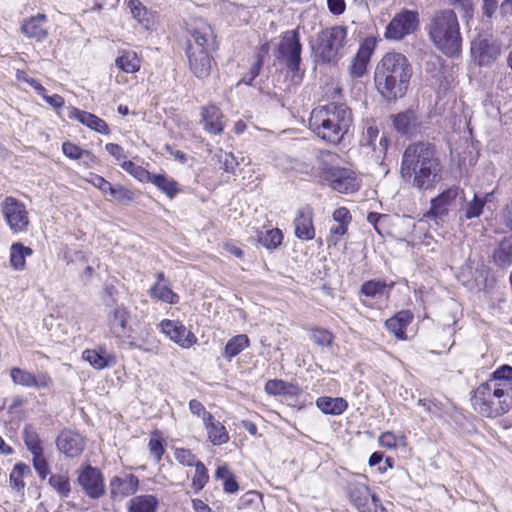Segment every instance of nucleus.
I'll use <instances>...</instances> for the list:
<instances>
[{
  "label": "nucleus",
  "mask_w": 512,
  "mask_h": 512,
  "mask_svg": "<svg viewBox=\"0 0 512 512\" xmlns=\"http://www.w3.org/2000/svg\"><path fill=\"white\" fill-rule=\"evenodd\" d=\"M441 164L434 147L425 142L410 144L402 156L400 174L418 189L432 188L439 180Z\"/></svg>",
  "instance_id": "f257e3e1"
},
{
  "label": "nucleus",
  "mask_w": 512,
  "mask_h": 512,
  "mask_svg": "<svg viewBox=\"0 0 512 512\" xmlns=\"http://www.w3.org/2000/svg\"><path fill=\"white\" fill-rule=\"evenodd\" d=\"M412 74V66L405 55L388 52L375 68V87L383 98L395 101L406 94Z\"/></svg>",
  "instance_id": "f03ea898"
},
{
  "label": "nucleus",
  "mask_w": 512,
  "mask_h": 512,
  "mask_svg": "<svg viewBox=\"0 0 512 512\" xmlns=\"http://www.w3.org/2000/svg\"><path fill=\"white\" fill-rule=\"evenodd\" d=\"M353 121L351 109L343 103H329L312 110L309 128L322 140L338 144Z\"/></svg>",
  "instance_id": "7ed1b4c3"
},
{
  "label": "nucleus",
  "mask_w": 512,
  "mask_h": 512,
  "mask_svg": "<svg viewBox=\"0 0 512 512\" xmlns=\"http://www.w3.org/2000/svg\"><path fill=\"white\" fill-rule=\"evenodd\" d=\"M427 32L435 47L449 57L462 50V36L456 13L451 9L436 12L427 25Z\"/></svg>",
  "instance_id": "20e7f679"
},
{
  "label": "nucleus",
  "mask_w": 512,
  "mask_h": 512,
  "mask_svg": "<svg viewBox=\"0 0 512 512\" xmlns=\"http://www.w3.org/2000/svg\"><path fill=\"white\" fill-rule=\"evenodd\" d=\"M471 401L474 410L480 415L498 417L512 408V390L487 380L474 390Z\"/></svg>",
  "instance_id": "39448f33"
},
{
  "label": "nucleus",
  "mask_w": 512,
  "mask_h": 512,
  "mask_svg": "<svg viewBox=\"0 0 512 512\" xmlns=\"http://www.w3.org/2000/svg\"><path fill=\"white\" fill-rule=\"evenodd\" d=\"M347 30L334 26L323 30L318 36L316 52L322 62L336 63L344 54Z\"/></svg>",
  "instance_id": "423d86ee"
},
{
  "label": "nucleus",
  "mask_w": 512,
  "mask_h": 512,
  "mask_svg": "<svg viewBox=\"0 0 512 512\" xmlns=\"http://www.w3.org/2000/svg\"><path fill=\"white\" fill-rule=\"evenodd\" d=\"M302 45L298 30H289L284 32L281 37L277 49L275 51V58L283 63L290 71L296 72L299 70L301 62Z\"/></svg>",
  "instance_id": "0eeeda50"
},
{
  "label": "nucleus",
  "mask_w": 512,
  "mask_h": 512,
  "mask_svg": "<svg viewBox=\"0 0 512 512\" xmlns=\"http://www.w3.org/2000/svg\"><path fill=\"white\" fill-rule=\"evenodd\" d=\"M0 210L12 232L24 233L28 230L30 219L24 203L12 196H7L1 202Z\"/></svg>",
  "instance_id": "6e6552de"
},
{
  "label": "nucleus",
  "mask_w": 512,
  "mask_h": 512,
  "mask_svg": "<svg viewBox=\"0 0 512 512\" xmlns=\"http://www.w3.org/2000/svg\"><path fill=\"white\" fill-rule=\"evenodd\" d=\"M419 26L418 13L411 10H402L397 13L386 26L385 38L399 41L407 35L414 33Z\"/></svg>",
  "instance_id": "1a4fd4ad"
},
{
  "label": "nucleus",
  "mask_w": 512,
  "mask_h": 512,
  "mask_svg": "<svg viewBox=\"0 0 512 512\" xmlns=\"http://www.w3.org/2000/svg\"><path fill=\"white\" fill-rule=\"evenodd\" d=\"M77 482L84 493L92 499H99L105 494V484L101 471L91 465L77 470Z\"/></svg>",
  "instance_id": "9d476101"
},
{
  "label": "nucleus",
  "mask_w": 512,
  "mask_h": 512,
  "mask_svg": "<svg viewBox=\"0 0 512 512\" xmlns=\"http://www.w3.org/2000/svg\"><path fill=\"white\" fill-rule=\"evenodd\" d=\"M190 39L187 48L199 46L201 50H214L216 47L215 35L212 27L202 19H196L189 29Z\"/></svg>",
  "instance_id": "9b49d317"
},
{
  "label": "nucleus",
  "mask_w": 512,
  "mask_h": 512,
  "mask_svg": "<svg viewBox=\"0 0 512 512\" xmlns=\"http://www.w3.org/2000/svg\"><path fill=\"white\" fill-rule=\"evenodd\" d=\"M325 178L340 193L354 192L359 186L355 173L345 168L331 167L325 171Z\"/></svg>",
  "instance_id": "f8f14e48"
},
{
  "label": "nucleus",
  "mask_w": 512,
  "mask_h": 512,
  "mask_svg": "<svg viewBox=\"0 0 512 512\" xmlns=\"http://www.w3.org/2000/svg\"><path fill=\"white\" fill-rule=\"evenodd\" d=\"M365 476L358 475L347 481V495L351 503L360 512H372L368 505L370 488L365 482Z\"/></svg>",
  "instance_id": "ddd939ff"
},
{
  "label": "nucleus",
  "mask_w": 512,
  "mask_h": 512,
  "mask_svg": "<svg viewBox=\"0 0 512 512\" xmlns=\"http://www.w3.org/2000/svg\"><path fill=\"white\" fill-rule=\"evenodd\" d=\"M159 327L170 340L182 348H190L197 342L194 333L188 330L180 321L166 319L160 322Z\"/></svg>",
  "instance_id": "4468645a"
},
{
  "label": "nucleus",
  "mask_w": 512,
  "mask_h": 512,
  "mask_svg": "<svg viewBox=\"0 0 512 512\" xmlns=\"http://www.w3.org/2000/svg\"><path fill=\"white\" fill-rule=\"evenodd\" d=\"M212 50H201L199 46L187 48L186 55L189 69L197 78H206L210 75L213 59L210 55Z\"/></svg>",
  "instance_id": "2eb2a0df"
},
{
  "label": "nucleus",
  "mask_w": 512,
  "mask_h": 512,
  "mask_svg": "<svg viewBox=\"0 0 512 512\" xmlns=\"http://www.w3.org/2000/svg\"><path fill=\"white\" fill-rule=\"evenodd\" d=\"M130 312L123 306H117L108 314V326L112 335L125 340L131 338L132 327L129 324Z\"/></svg>",
  "instance_id": "dca6fc26"
},
{
  "label": "nucleus",
  "mask_w": 512,
  "mask_h": 512,
  "mask_svg": "<svg viewBox=\"0 0 512 512\" xmlns=\"http://www.w3.org/2000/svg\"><path fill=\"white\" fill-rule=\"evenodd\" d=\"M314 211L310 205H305L296 211L293 220L295 236L301 240H312L315 237L313 223Z\"/></svg>",
  "instance_id": "f3484780"
},
{
  "label": "nucleus",
  "mask_w": 512,
  "mask_h": 512,
  "mask_svg": "<svg viewBox=\"0 0 512 512\" xmlns=\"http://www.w3.org/2000/svg\"><path fill=\"white\" fill-rule=\"evenodd\" d=\"M58 450L68 458L79 457L85 447L84 438L72 430H63L56 439Z\"/></svg>",
  "instance_id": "a211bd4d"
},
{
  "label": "nucleus",
  "mask_w": 512,
  "mask_h": 512,
  "mask_svg": "<svg viewBox=\"0 0 512 512\" xmlns=\"http://www.w3.org/2000/svg\"><path fill=\"white\" fill-rule=\"evenodd\" d=\"M139 486V480L134 474L116 475L110 480V496L113 500L121 501L134 494Z\"/></svg>",
  "instance_id": "6ab92c4d"
},
{
  "label": "nucleus",
  "mask_w": 512,
  "mask_h": 512,
  "mask_svg": "<svg viewBox=\"0 0 512 512\" xmlns=\"http://www.w3.org/2000/svg\"><path fill=\"white\" fill-rule=\"evenodd\" d=\"M471 52L479 65H489L500 56L501 46L489 39H479L473 42Z\"/></svg>",
  "instance_id": "aec40b11"
},
{
  "label": "nucleus",
  "mask_w": 512,
  "mask_h": 512,
  "mask_svg": "<svg viewBox=\"0 0 512 512\" xmlns=\"http://www.w3.org/2000/svg\"><path fill=\"white\" fill-rule=\"evenodd\" d=\"M458 195L459 189L457 187H450L445 190L432 200L428 216H433L435 219H442L450 210L456 208Z\"/></svg>",
  "instance_id": "412c9836"
},
{
  "label": "nucleus",
  "mask_w": 512,
  "mask_h": 512,
  "mask_svg": "<svg viewBox=\"0 0 512 512\" xmlns=\"http://www.w3.org/2000/svg\"><path fill=\"white\" fill-rule=\"evenodd\" d=\"M391 119L394 129L402 135L412 137L420 130L421 120L413 110L409 109L392 115Z\"/></svg>",
  "instance_id": "4be33fe9"
},
{
  "label": "nucleus",
  "mask_w": 512,
  "mask_h": 512,
  "mask_svg": "<svg viewBox=\"0 0 512 512\" xmlns=\"http://www.w3.org/2000/svg\"><path fill=\"white\" fill-rule=\"evenodd\" d=\"M375 43L372 39H365L352 59L349 71L352 77H362L367 70V65L370 62V58L373 54Z\"/></svg>",
  "instance_id": "5701e85b"
},
{
  "label": "nucleus",
  "mask_w": 512,
  "mask_h": 512,
  "mask_svg": "<svg viewBox=\"0 0 512 512\" xmlns=\"http://www.w3.org/2000/svg\"><path fill=\"white\" fill-rule=\"evenodd\" d=\"M10 375L15 384L25 387H35L40 389L49 388L52 384V379L47 374L35 376L34 374L17 367L11 369Z\"/></svg>",
  "instance_id": "b1692460"
},
{
  "label": "nucleus",
  "mask_w": 512,
  "mask_h": 512,
  "mask_svg": "<svg viewBox=\"0 0 512 512\" xmlns=\"http://www.w3.org/2000/svg\"><path fill=\"white\" fill-rule=\"evenodd\" d=\"M491 196V193H485L483 195L474 193L471 199L463 198V204L459 209L460 220H470L479 217Z\"/></svg>",
  "instance_id": "393cba45"
},
{
  "label": "nucleus",
  "mask_w": 512,
  "mask_h": 512,
  "mask_svg": "<svg viewBox=\"0 0 512 512\" xmlns=\"http://www.w3.org/2000/svg\"><path fill=\"white\" fill-rule=\"evenodd\" d=\"M201 123L204 129L213 134H220L223 132L224 123L222 121L223 115L220 109L214 105H208L202 108Z\"/></svg>",
  "instance_id": "a878e982"
},
{
  "label": "nucleus",
  "mask_w": 512,
  "mask_h": 512,
  "mask_svg": "<svg viewBox=\"0 0 512 512\" xmlns=\"http://www.w3.org/2000/svg\"><path fill=\"white\" fill-rule=\"evenodd\" d=\"M46 21L47 17L45 14H38L25 20L21 30L27 37L36 41H42L48 36V31L45 27Z\"/></svg>",
  "instance_id": "bb28decb"
},
{
  "label": "nucleus",
  "mask_w": 512,
  "mask_h": 512,
  "mask_svg": "<svg viewBox=\"0 0 512 512\" xmlns=\"http://www.w3.org/2000/svg\"><path fill=\"white\" fill-rule=\"evenodd\" d=\"M204 425L209 441L213 445H222L229 441V435L225 426L216 421L212 414H204Z\"/></svg>",
  "instance_id": "cd10ccee"
},
{
  "label": "nucleus",
  "mask_w": 512,
  "mask_h": 512,
  "mask_svg": "<svg viewBox=\"0 0 512 512\" xmlns=\"http://www.w3.org/2000/svg\"><path fill=\"white\" fill-rule=\"evenodd\" d=\"M413 314L409 310H402L395 316L386 320V328L393 333L397 339H406V327L411 323Z\"/></svg>",
  "instance_id": "c85d7f7f"
},
{
  "label": "nucleus",
  "mask_w": 512,
  "mask_h": 512,
  "mask_svg": "<svg viewBox=\"0 0 512 512\" xmlns=\"http://www.w3.org/2000/svg\"><path fill=\"white\" fill-rule=\"evenodd\" d=\"M69 117L77 119L82 124L86 125L87 127L91 128L99 133H102V134L109 133V127L106 124V122L92 113L82 111L77 108H72L70 111Z\"/></svg>",
  "instance_id": "c756f323"
},
{
  "label": "nucleus",
  "mask_w": 512,
  "mask_h": 512,
  "mask_svg": "<svg viewBox=\"0 0 512 512\" xmlns=\"http://www.w3.org/2000/svg\"><path fill=\"white\" fill-rule=\"evenodd\" d=\"M49 486L60 498H68L72 492V485L68 471L52 474L48 479Z\"/></svg>",
  "instance_id": "7c9ffc66"
},
{
  "label": "nucleus",
  "mask_w": 512,
  "mask_h": 512,
  "mask_svg": "<svg viewBox=\"0 0 512 512\" xmlns=\"http://www.w3.org/2000/svg\"><path fill=\"white\" fill-rule=\"evenodd\" d=\"M128 7L133 18L145 29H150L154 24V14L149 11L141 1L129 0Z\"/></svg>",
  "instance_id": "2f4dec72"
},
{
  "label": "nucleus",
  "mask_w": 512,
  "mask_h": 512,
  "mask_svg": "<svg viewBox=\"0 0 512 512\" xmlns=\"http://www.w3.org/2000/svg\"><path fill=\"white\" fill-rule=\"evenodd\" d=\"M33 250L20 242L13 243L10 247V265L16 271H22L26 266V257L31 256Z\"/></svg>",
  "instance_id": "473e14b6"
},
{
  "label": "nucleus",
  "mask_w": 512,
  "mask_h": 512,
  "mask_svg": "<svg viewBox=\"0 0 512 512\" xmlns=\"http://www.w3.org/2000/svg\"><path fill=\"white\" fill-rule=\"evenodd\" d=\"M316 405L323 413L331 415H340L348 407L347 401L342 397H319Z\"/></svg>",
  "instance_id": "72a5a7b5"
},
{
  "label": "nucleus",
  "mask_w": 512,
  "mask_h": 512,
  "mask_svg": "<svg viewBox=\"0 0 512 512\" xmlns=\"http://www.w3.org/2000/svg\"><path fill=\"white\" fill-rule=\"evenodd\" d=\"M82 358L89 362L91 366H93L95 369H104L111 364L115 363V357L112 355H108L105 353L104 349L93 350L88 349L85 350L82 354Z\"/></svg>",
  "instance_id": "f704fd0d"
},
{
  "label": "nucleus",
  "mask_w": 512,
  "mask_h": 512,
  "mask_svg": "<svg viewBox=\"0 0 512 512\" xmlns=\"http://www.w3.org/2000/svg\"><path fill=\"white\" fill-rule=\"evenodd\" d=\"M493 262L499 267H507L512 263V237L500 241L493 252Z\"/></svg>",
  "instance_id": "c9c22d12"
},
{
  "label": "nucleus",
  "mask_w": 512,
  "mask_h": 512,
  "mask_svg": "<svg viewBox=\"0 0 512 512\" xmlns=\"http://www.w3.org/2000/svg\"><path fill=\"white\" fill-rule=\"evenodd\" d=\"M250 345V340L247 335L239 334L232 337L226 344L223 350V357L228 361H231L234 357H236L240 352L244 349L248 348Z\"/></svg>",
  "instance_id": "e433bc0d"
},
{
  "label": "nucleus",
  "mask_w": 512,
  "mask_h": 512,
  "mask_svg": "<svg viewBox=\"0 0 512 512\" xmlns=\"http://www.w3.org/2000/svg\"><path fill=\"white\" fill-rule=\"evenodd\" d=\"M158 500L153 495H140L129 502V512H156Z\"/></svg>",
  "instance_id": "4c0bfd02"
},
{
  "label": "nucleus",
  "mask_w": 512,
  "mask_h": 512,
  "mask_svg": "<svg viewBox=\"0 0 512 512\" xmlns=\"http://www.w3.org/2000/svg\"><path fill=\"white\" fill-rule=\"evenodd\" d=\"M149 182H152L169 198L175 197V195L179 192L177 182L164 174H152Z\"/></svg>",
  "instance_id": "58836bf2"
},
{
  "label": "nucleus",
  "mask_w": 512,
  "mask_h": 512,
  "mask_svg": "<svg viewBox=\"0 0 512 512\" xmlns=\"http://www.w3.org/2000/svg\"><path fill=\"white\" fill-rule=\"evenodd\" d=\"M392 286L393 283L391 285H387L384 281H366L361 286V293L371 298L381 297L383 295H388Z\"/></svg>",
  "instance_id": "ea45409f"
},
{
  "label": "nucleus",
  "mask_w": 512,
  "mask_h": 512,
  "mask_svg": "<svg viewBox=\"0 0 512 512\" xmlns=\"http://www.w3.org/2000/svg\"><path fill=\"white\" fill-rule=\"evenodd\" d=\"M151 298L163 301L169 304H176L179 300L177 294H175L168 286L159 284L156 282L149 290Z\"/></svg>",
  "instance_id": "a19ab883"
},
{
  "label": "nucleus",
  "mask_w": 512,
  "mask_h": 512,
  "mask_svg": "<svg viewBox=\"0 0 512 512\" xmlns=\"http://www.w3.org/2000/svg\"><path fill=\"white\" fill-rule=\"evenodd\" d=\"M257 240L267 249H276L282 244L283 234L280 229L274 228L265 232H258Z\"/></svg>",
  "instance_id": "79ce46f5"
},
{
  "label": "nucleus",
  "mask_w": 512,
  "mask_h": 512,
  "mask_svg": "<svg viewBox=\"0 0 512 512\" xmlns=\"http://www.w3.org/2000/svg\"><path fill=\"white\" fill-rule=\"evenodd\" d=\"M116 67L126 73H134L140 69V61L135 52H125L115 61Z\"/></svg>",
  "instance_id": "37998d69"
},
{
  "label": "nucleus",
  "mask_w": 512,
  "mask_h": 512,
  "mask_svg": "<svg viewBox=\"0 0 512 512\" xmlns=\"http://www.w3.org/2000/svg\"><path fill=\"white\" fill-rule=\"evenodd\" d=\"M265 391L270 395H294L298 388L282 380L274 379L266 382Z\"/></svg>",
  "instance_id": "c03bdc74"
},
{
  "label": "nucleus",
  "mask_w": 512,
  "mask_h": 512,
  "mask_svg": "<svg viewBox=\"0 0 512 512\" xmlns=\"http://www.w3.org/2000/svg\"><path fill=\"white\" fill-rule=\"evenodd\" d=\"M488 381L512 390V367L503 365L494 371Z\"/></svg>",
  "instance_id": "a18cd8bd"
},
{
  "label": "nucleus",
  "mask_w": 512,
  "mask_h": 512,
  "mask_svg": "<svg viewBox=\"0 0 512 512\" xmlns=\"http://www.w3.org/2000/svg\"><path fill=\"white\" fill-rule=\"evenodd\" d=\"M23 439L27 449L32 453V455L39 454L43 452L42 442L37 434L30 426H26L23 431Z\"/></svg>",
  "instance_id": "49530a36"
},
{
  "label": "nucleus",
  "mask_w": 512,
  "mask_h": 512,
  "mask_svg": "<svg viewBox=\"0 0 512 512\" xmlns=\"http://www.w3.org/2000/svg\"><path fill=\"white\" fill-rule=\"evenodd\" d=\"M30 472V468L24 463H18L14 466L10 474V484L14 489L20 491L25 487L23 477Z\"/></svg>",
  "instance_id": "de8ad7c7"
},
{
  "label": "nucleus",
  "mask_w": 512,
  "mask_h": 512,
  "mask_svg": "<svg viewBox=\"0 0 512 512\" xmlns=\"http://www.w3.org/2000/svg\"><path fill=\"white\" fill-rule=\"evenodd\" d=\"M209 480L208 470L205 465L199 461L195 465V474L192 479V487L196 492L202 490Z\"/></svg>",
  "instance_id": "09e8293b"
},
{
  "label": "nucleus",
  "mask_w": 512,
  "mask_h": 512,
  "mask_svg": "<svg viewBox=\"0 0 512 512\" xmlns=\"http://www.w3.org/2000/svg\"><path fill=\"white\" fill-rule=\"evenodd\" d=\"M121 167L141 182H149L151 179L152 174L132 161H123Z\"/></svg>",
  "instance_id": "8fccbe9b"
},
{
  "label": "nucleus",
  "mask_w": 512,
  "mask_h": 512,
  "mask_svg": "<svg viewBox=\"0 0 512 512\" xmlns=\"http://www.w3.org/2000/svg\"><path fill=\"white\" fill-rule=\"evenodd\" d=\"M148 447L150 454L156 459L157 462H160L165 449L162 444L161 433L158 430H155L151 433Z\"/></svg>",
  "instance_id": "3c124183"
},
{
  "label": "nucleus",
  "mask_w": 512,
  "mask_h": 512,
  "mask_svg": "<svg viewBox=\"0 0 512 512\" xmlns=\"http://www.w3.org/2000/svg\"><path fill=\"white\" fill-rule=\"evenodd\" d=\"M109 195L122 204H127L132 201H134L135 194L131 190L121 186V185H115L111 186L109 189Z\"/></svg>",
  "instance_id": "603ef678"
},
{
  "label": "nucleus",
  "mask_w": 512,
  "mask_h": 512,
  "mask_svg": "<svg viewBox=\"0 0 512 512\" xmlns=\"http://www.w3.org/2000/svg\"><path fill=\"white\" fill-rule=\"evenodd\" d=\"M310 339L320 347H328L333 342V334L328 330L316 328L310 333Z\"/></svg>",
  "instance_id": "864d4df0"
},
{
  "label": "nucleus",
  "mask_w": 512,
  "mask_h": 512,
  "mask_svg": "<svg viewBox=\"0 0 512 512\" xmlns=\"http://www.w3.org/2000/svg\"><path fill=\"white\" fill-rule=\"evenodd\" d=\"M175 459L184 466H195L199 461L188 449L177 448L174 452Z\"/></svg>",
  "instance_id": "5fc2aeb1"
},
{
  "label": "nucleus",
  "mask_w": 512,
  "mask_h": 512,
  "mask_svg": "<svg viewBox=\"0 0 512 512\" xmlns=\"http://www.w3.org/2000/svg\"><path fill=\"white\" fill-rule=\"evenodd\" d=\"M33 466L41 479H45L48 476L50 472L49 465L43 452L33 455Z\"/></svg>",
  "instance_id": "6e6d98bb"
},
{
  "label": "nucleus",
  "mask_w": 512,
  "mask_h": 512,
  "mask_svg": "<svg viewBox=\"0 0 512 512\" xmlns=\"http://www.w3.org/2000/svg\"><path fill=\"white\" fill-rule=\"evenodd\" d=\"M268 53H269V44L266 42V43L262 44L258 50L256 63L251 68L250 81H252L256 76H258V74L260 72V68L262 67L263 62H264V57H266L268 55Z\"/></svg>",
  "instance_id": "4d7b16f0"
},
{
  "label": "nucleus",
  "mask_w": 512,
  "mask_h": 512,
  "mask_svg": "<svg viewBox=\"0 0 512 512\" xmlns=\"http://www.w3.org/2000/svg\"><path fill=\"white\" fill-rule=\"evenodd\" d=\"M63 153L71 159H80L83 154H89L87 151L82 150L77 145L71 142H65L62 145Z\"/></svg>",
  "instance_id": "13d9d810"
},
{
  "label": "nucleus",
  "mask_w": 512,
  "mask_h": 512,
  "mask_svg": "<svg viewBox=\"0 0 512 512\" xmlns=\"http://www.w3.org/2000/svg\"><path fill=\"white\" fill-rule=\"evenodd\" d=\"M89 183H91L94 187L98 188L102 193H109V189L112 184L105 180L102 176L97 174H90V177L87 179Z\"/></svg>",
  "instance_id": "bf43d9fd"
},
{
  "label": "nucleus",
  "mask_w": 512,
  "mask_h": 512,
  "mask_svg": "<svg viewBox=\"0 0 512 512\" xmlns=\"http://www.w3.org/2000/svg\"><path fill=\"white\" fill-rule=\"evenodd\" d=\"M347 233V224L338 223L336 226H333L330 230V236L327 238L328 245H337L338 236H343Z\"/></svg>",
  "instance_id": "052dcab7"
},
{
  "label": "nucleus",
  "mask_w": 512,
  "mask_h": 512,
  "mask_svg": "<svg viewBox=\"0 0 512 512\" xmlns=\"http://www.w3.org/2000/svg\"><path fill=\"white\" fill-rule=\"evenodd\" d=\"M219 161L222 163L223 169L227 172H233L235 167L238 165V162L232 153L221 152L219 155Z\"/></svg>",
  "instance_id": "680f3d73"
},
{
  "label": "nucleus",
  "mask_w": 512,
  "mask_h": 512,
  "mask_svg": "<svg viewBox=\"0 0 512 512\" xmlns=\"http://www.w3.org/2000/svg\"><path fill=\"white\" fill-rule=\"evenodd\" d=\"M397 437L392 432H384L379 437V444L388 449L395 448L397 446Z\"/></svg>",
  "instance_id": "e2e57ef3"
},
{
  "label": "nucleus",
  "mask_w": 512,
  "mask_h": 512,
  "mask_svg": "<svg viewBox=\"0 0 512 512\" xmlns=\"http://www.w3.org/2000/svg\"><path fill=\"white\" fill-rule=\"evenodd\" d=\"M333 219L340 224H349L351 215L347 208L340 207L333 212Z\"/></svg>",
  "instance_id": "0e129e2a"
},
{
  "label": "nucleus",
  "mask_w": 512,
  "mask_h": 512,
  "mask_svg": "<svg viewBox=\"0 0 512 512\" xmlns=\"http://www.w3.org/2000/svg\"><path fill=\"white\" fill-rule=\"evenodd\" d=\"M501 219L503 224L512 231V200L503 207Z\"/></svg>",
  "instance_id": "69168bd1"
},
{
  "label": "nucleus",
  "mask_w": 512,
  "mask_h": 512,
  "mask_svg": "<svg viewBox=\"0 0 512 512\" xmlns=\"http://www.w3.org/2000/svg\"><path fill=\"white\" fill-rule=\"evenodd\" d=\"M105 149L117 161H120V160H123L126 158L123 148L118 144L108 143V144H106Z\"/></svg>",
  "instance_id": "338daca9"
},
{
  "label": "nucleus",
  "mask_w": 512,
  "mask_h": 512,
  "mask_svg": "<svg viewBox=\"0 0 512 512\" xmlns=\"http://www.w3.org/2000/svg\"><path fill=\"white\" fill-rule=\"evenodd\" d=\"M189 409L192 414L197 415L198 417H201L203 421H204V414H211L210 412H207L205 410V407L203 406V404L196 399H192L189 402Z\"/></svg>",
  "instance_id": "774afa93"
}]
</instances>
